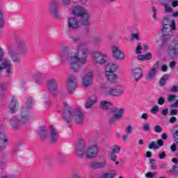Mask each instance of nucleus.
<instances>
[{"label":"nucleus","instance_id":"nucleus-1","mask_svg":"<svg viewBox=\"0 0 178 178\" xmlns=\"http://www.w3.org/2000/svg\"><path fill=\"white\" fill-rule=\"evenodd\" d=\"M76 51V52L72 51L68 46H64L60 51L59 56L61 60H67L70 69L77 73L80 72L81 66L87 65L89 51L84 42L78 44Z\"/></svg>","mask_w":178,"mask_h":178},{"label":"nucleus","instance_id":"nucleus-2","mask_svg":"<svg viewBox=\"0 0 178 178\" xmlns=\"http://www.w3.org/2000/svg\"><path fill=\"white\" fill-rule=\"evenodd\" d=\"M8 56L3 58L5 51L3 49H0V73L6 72L7 76H13L15 73V67L13 63L20 65L22 63V58L19 53L16 52V47L12 45L8 46Z\"/></svg>","mask_w":178,"mask_h":178},{"label":"nucleus","instance_id":"nucleus-3","mask_svg":"<svg viewBox=\"0 0 178 178\" xmlns=\"http://www.w3.org/2000/svg\"><path fill=\"white\" fill-rule=\"evenodd\" d=\"M5 127L2 126V122L0 121V159L2 161L3 157L6 156V154L3 152L8 147V143L9 140L8 139V135L5 134Z\"/></svg>","mask_w":178,"mask_h":178},{"label":"nucleus","instance_id":"nucleus-4","mask_svg":"<svg viewBox=\"0 0 178 178\" xmlns=\"http://www.w3.org/2000/svg\"><path fill=\"white\" fill-rule=\"evenodd\" d=\"M92 56L96 66H104L108 62V55L102 54V51H95L92 53Z\"/></svg>","mask_w":178,"mask_h":178},{"label":"nucleus","instance_id":"nucleus-5","mask_svg":"<svg viewBox=\"0 0 178 178\" xmlns=\"http://www.w3.org/2000/svg\"><path fill=\"white\" fill-rule=\"evenodd\" d=\"M17 118L20 123H22V124H26V123L30 122V119L31 118V111L23 106L21 108Z\"/></svg>","mask_w":178,"mask_h":178},{"label":"nucleus","instance_id":"nucleus-6","mask_svg":"<svg viewBox=\"0 0 178 178\" xmlns=\"http://www.w3.org/2000/svg\"><path fill=\"white\" fill-rule=\"evenodd\" d=\"M86 140L83 138H79L75 146V154L79 158H83L86 152Z\"/></svg>","mask_w":178,"mask_h":178},{"label":"nucleus","instance_id":"nucleus-7","mask_svg":"<svg viewBox=\"0 0 178 178\" xmlns=\"http://www.w3.org/2000/svg\"><path fill=\"white\" fill-rule=\"evenodd\" d=\"M113 112H115L113 116L109 118L108 124H113L116 120H119L123 118V113H124V108L114 107L112 108Z\"/></svg>","mask_w":178,"mask_h":178},{"label":"nucleus","instance_id":"nucleus-8","mask_svg":"<svg viewBox=\"0 0 178 178\" xmlns=\"http://www.w3.org/2000/svg\"><path fill=\"white\" fill-rule=\"evenodd\" d=\"M66 87L70 94H73L77 88V79L76 76L70 75L68 76L66 82Z\"/></svg>","mask_w":178,"mask_h":178},{"label":"nucleus","instance_id":"nucleus-9","mask_svg":"<svg viewBox=\"0 0 178 178\" xmlns=\"http://www.w3.org/2000/svg\"><path fill=\"white\" fill-rule=\"evenodd\" d=\"M47 87L53 97L58 95V81L55 79H49L47 83Z\"/></svg>","mask_w":178,"mask_h":178},{"label":"nucleus","instance_id":"nucleus-10","mask_svg":"<svg viewBox=\"0 0 178 178\" xmlns=\"http://www.w3.org/2000/svg\"><path fill=\"white\" fill-rule=\"evenodd\" d=\"M178 55V40H173L168 47V56L173 60L177 59Z\"/></svg>","mask_w":178,"mask_h":178},{"label":"nucleus","instance_id":"nucleus-11","mask_svg":"<svg viewBox=\"0 0 178 178\" xmlns=\"http://www.w3.org/2000/svg\"><path fill=\"white\" fill-rule=\"evenodd\" d=\"M98 152H99V147L98 145H95L89 147L85 152L86 159H92L96 158L97 155H98Z\"/></svg>","mask_w":178,"mask_h":178},{"label":"nucleus","instance_id":"nucleus-12","mask_svg":"<svg viewBox=\"0 0 178 178\" xmlns=\"http://www.w3.org/2000/svg\"><path fill=\"white\" fill-rule=\"evenodd\" d=\"M111 49L113 58L114 59H117V60H124L125 58L124 52H123L120 48L117 46H113Z\"/></svg>","mask_w":178,"mask_h":178},{"label":"nucleus","instance_id":"nucleus-13","mask_svg":"<svg viewBox=\"0 0 178 178\" xmlns=\"http://www.w3.org/2000/svg\"><path fill=\"white\" fill-rule=\"evenodd\" d=\"M92 79H94V72L92 71L87 72L82 78L83 87L88 88L90 86H92Z\"/></svg>","mask_w":178,"mask_h":178},{"label":"nucleus","instance_id":"nucleus-14","mask_svg":"<svg viewBox=\"0 0 178 178\" xmlns=\"http://www.w3.org/2000/svg\"><path fill=\"white\" fill-rule=\"evenodd\" d=\"M73 112H74V110L72 108H65L64 111L63 113V119L67 124L72 123L74 118Z\"/></svg>","mask_w":178,"mask_h":178},{"label":"nucleus","instance_id":"nucleus-15","mask_svg":"<svg viewBox=\"0 0 178 178\" xmlns=\"http://www.w3.org/2000/svg\"><path fill=\"white\" fill-rule=\"evenodd\" d=\"M163 29L161 30L162 33H166V31L169 27L171 28V30L176 31V22L172 20L170 22V19L169 18H163Z\"/></svg>","mask_w":178,"mask_h":178},{"label":"nucleus","instance_id":"nucleus-16","mask_svg":"<svg viewBox=\"0 0 178 178\" xmlns=\"http://www.w3.org/2000/svg\"><path fill=\"white\" fill-rule=\"evenodd\" d=\"M73 115L75 123L76 124H83L84 122V114H83L81 110L76 108L73 112Z\"/></svg>","mask_w":178,"mask_h":178},{"label":"nucleus","instance_id":"nucleus-17","mask_svg":"<svg viewBox=\"0 0 178 178\" xmlns=\"http://www.w3.org/2000/svg\"><path fill=\"white\" fill-rule=\"evenodd\" d=\"M159 68V61H156L151 68V70L148 72L146 76V80L147 81H151V80L154 79V77L156 76V71Z\"/></svg>","mask_w":178,"mask_h":178},{"label":"nucleus","instance_id":"nucleus-18","mask_svg":"<svg viewBox=\"0 0 178 178\" xmlns=\"http://www.w3.org/2000/svg\"><path fill=\"white\" fill-rule=\"evenodd\" d=\"M15 41H16V44L17 45L19 54H21L22 55H24V54H27L28 49H27V44H26V42H24V40L19 38H17L15 39Z\"/></svg>","mask_w":178,"mask_h":178},{"label":"nucleus","instance_id":"nucleus-19","mask_svg":"<svg viewBox=\"0 0 178 178\" xmlns=\"http://www.w3.org/2000/svg\"><path fill=\"white\" fill-rule=\"evenodd\" d=\"M132 77L134 79L136 83L138 82V80L144 76V71L143 69L137 67H132Z\"/></svg>","mask_w":178,"mask_h":178},{"label":"nucleus","instance_id":"nucleus-20","mask_svg":"<svg viewBox=\"0 0 178 178\" xmlns=\"http://www.w3.org/2000/svg\"><path fill=\"white\" fill-rule=\"evenodd\" d=\"M9 102L10 111L13 113L17 112L20 108V103L19 102V100H17L16 97H12L10 98Z\"/></svg>","mask_w":178,"mask_h":178},{"label":"nucleus","instance_id":"nucleus-21","mask_svg":"<svg viewBox=\"0 0 178 178\" xmlns=\"http://www.w3.org/2000/svg\"><path fill=\"white\" fill-rule=\"evenodd\" d=\"M67 26L71 30H77L80 27V22L77 18L72 17L67 19Z\"/></svg>","mask_w":178,"mask_h":178},{"label":"nucleus","instance_id":"nucleus-22","mask_svg":"<svg viewBox=\"0 0 178 178\" xmlns=\"http://www.w3.org/2000/svg\"><path fill=\"white\" fill-rule=\"evenodd\" d=\"M49 11L54 19H59V14H58V3L55 0H52L49 6Z\"/></svg>","mask_w":178,"mask_h":178},{"label":"nucleus","instance_id":"nucleus-23","mask_svg":"<svg viewBox=\"0 0 178 178\" xmlns=\"http://www.w3.org/2000/svg\"><path fill=\"white\" fill-rule=\"evenodd\" d=\"M49 138L51 143H56L58 140H59V132H58V129L54 127H50L49 129Z\"/></svg>","mask_w":178,"mask_h":178},{"label":"nucleus","instance_id":"nucleus-24","mask_svg":"<svg viewBox=\"0 0 178 178\" xmlns=\"http://www.w3.org/2000/svg\"><path fill=\"white\" fill-rule=\"evenodd\" d=\"M106 79L109 84H118L119 83V76L115 72H106Z\"/></svg>","mask_w":178,"mask_h":178},{"label":"nucleus","instance_id":"nucleus-25","mask_svg":"<svg viewBox=\"0 0 178 178\" xmlns=\"http://www.w3.org/2000/svg\"><path fill=\"white\" fill-rule=\"evenodd\" d=\"M90 166L91 169H94L95 170H98L99 169H105V168H106V161H92V163H90Z\"/></svg>","mask_w":178,"mask_h":178},{"label":"nucleus","instance_id":"nucleus-26","mask_svg":"<svg viewBox=\"0 0 178 178\" xmlns=\"http://www.w3.org/2000/svg\"><path fill=\"white\" fill-rule=\"evenodd\" d=\"M87 12V10L81 6H76L72 8V13L74 16H80L81 17L83 15L86 14Z\"/></svg>","mask_w":178,"mask_h":178},{"label":"nucleus","instance_id":"nucleus-27","mask_svg":"<svg viewBox=\"0 0 178 178\" xmlns=\"http://www.w3.org/2000/svg\"><path fill=\"white\" fill-rule=\"evenodd\" d=\"M119 69V65L116 63H109L106 65V73H115Z\"/></svg>","mask_w":178,"mask_h":178},{"label":"nucleus","instance_id":"nucleus-28","mask_svg":"<svg viewBox=\"0 0 178 178\" xmlns=\"http://www.w3.org/2000/svg\"><path fill=\"white\" fill-rule=\"evenodd\" d=\"M97 99L95 96L88 97L85 104L86 109H91L97 104Z\"/></svg>","mask_w":178,"mask_h":178},{"label":"nucleus","instance_id":"nucleus-29","mask_svg":"<svg viewBox=\"0 0 178 178\" xmlns=\"http://www.w3.org/2000/svg\"><path fill=\"white\" fill-rule=\"evenodd\" d=\"M19 123L18 117H13L10 120V127L13 130H19Z\"/></svg>","mask_w":178,"mask_h":178},{"label":"nucleus","instance_id":"nucleus-30","mask_svg":"<svg viewBox=\"0 0 178 178\" xmlns=\"http://www.w3.org/2000/svg\"><path fill=\"white\" fill-rule=\"evenodd\" d=\"M81 24L85 27L90 24V14H88V11L81 16Z\"/></svg>","mask_w":178,"mask_h":178},{"label":"nucleus","instance_id":"nucleus-31","mask_svg":"<svg viewBox=\"0 0 178 178\" xmlns=\"http://www.w3.org/2000/svg\"><path fill=\"white\" fill-rule=\"evenodd\" d=\"M159 3L163 6L165 13H172L173 12V8L169 7L170 4L166 0H159Z\"/></svg>","mask_w":178,"mask_h":178},{"label":"nucleus","instance_id":"nucleus-32","mask_svg":"<svg viewBox=\"0 0 178 178\" xmlns=\"http://www.w3.org/2000/svg\"><path fill=\"white\" fill-rule=\"evenodd\" d=\"M38 133L41 138H47V137H48V129L44 126H42L38 129Z\"/></svg>","mask_w":178,"mask_h":178},{"label":"nucleus","instance_id":"nucleus-33","mask_svg":"<svg viewBox=\"0 0 178 178\" xmlns=\"http://www.w3.org/2000/svg\"><path fill=\"white\" fill-rule=\"evenodd\" d=\"M33 79L35 80V83L40 86V84H42V83H44V74H36L33 76Z\"/></svg>","mask_w":178,"mask_h":178},{"label":"nucleus","instance_id":"nucleus-34","mask_svg":"<svg viewBox=\"0 0 178 178\" xmlns=\"http://www.w3.org/2000/svg\"><path fill=\"white\" fill-rule=\"evenodd\" d=\"M104 94H106V95H108V97H118L114 86L106 88L104 90Z\"/></svg>","mask_w":178,"mask_h":178},{"label":"nucleus","instance_id":"nucleus-35","mask_svg":"<svg viewBox=\"0 0 178 178\" xmlns=\"http://www.w3.org/2000/svg\"><path fill=\"white\" fill-rule=\"evenodd\" d=\"M113 87L115 90V94H117V97H120V95H123V94H124V87H123V86L117 85Z\"/></svg>","mask_w":178,"mask_h":178},{"label":"nucleus","instance_id":"nucleus-36","mask_svg":"<svg viewBox=\"0 0 178 178\" xmlns=\"http://www.w3.org/2000/svg\"><path fill=\"white\" fill-rule=\"evenodd\" d=\"M100 108L103 111H108V109H112V104L109 102H102L100 103Z\"/></svg>","mask_w":178,"mask_h":178},{"label":"nucleus","instance_id":"nucleus-37","mask_svg":"<svg viewBox=\"0 0 178 178\" xmlns=\"http://www.w3.org/2000/svg\"><path fill=\"white\" fill-rule=\"evenodd\" d=\"M92 44L95 47H100L101 44H102V39L101 38V36L99 35H95L93 37Z\"/></svg>","mask_w":178,"mask_h":178},{"label":"nucleus","instance_id":"nucleus-38","mask_svg":"<svg viewBox=\"0 0 178 178\" xmlns=\"http://www.w3.org/2000/svg\"><path fill=\"white\" fill-rule=\"evenodd\" d=\"M152 59V54L148 53L146 55H138V60H151Z\"/></svg>","mask_w":178,"mask_h":178},{"label":"nucleus","instance_id":"nucleus-39","mask_svg":"<svg viewBox=\"0 0 178 178\" xmlns=\"http://www.w3.org/2000/svg\"><path fill=\"white\" fill-rule=\"evenodd\" d=\"M172 138L174 141L178 145V125L172 129Z\"/></svg>","mask_w":178,"mask_h":178},{"label":"nucleus","instance_id":"nucleus-40","mask_svg":"<svg viewBox=\"0 0 178 178\" xmlns=\"http://www.w3.org/2000/svg\"><path fill=\"white\" fill-rule=\"evenodd\" d=\"M169 77H170V75L169 74H165L164 76H163L159 81V84L161 86V87H163V86H165L166 84V81L169 80Z\"/></svg>","mask_w":178,"mask_h":178},{"label":"nucleus","instance_id":"nucleus-41","mask_svg":"<svg viewBox=\"0 0 178 178\" xmlns=\"http://www.w3.org/2000/svg\"><path fill=\"white\" fill-rule=\"evenodd\" d=\"M34 105V100H33V99L28 97L26 99V108H27V109H31V108H33V106Z\"/></svg>","mask_w":178,"mask_h":178},{"label":"nucleus","instance_id":"nucleus-42","mask_svg":"<svg viewBox=\"0 0 178 178\" xmlns=\"http://www.w3.org/2000/svg\"><path fill=\"white\" fill-rule=\"evenodd\" d=\"M149 149H159V146L156 144V142L152 141L148 145Z\"/></svg>","mask_w":178,"mask_h":178},{"label":"nucleus","instance_id":"nucleus-43","mask_svg":"<svg viewBox=\"0 0 178 178\" xmlns=\"http://www.w3.org/2000/svg\"><path fill=\"white\" fill-rule=\"evenodd\" d=\"M120 146L118 145H113L111 146V151L113 154H119V152H120Z\"/></svg>","mask_w":178,"mask_h":178},{"label":"nucleus","instance_id":"nucleus-44","mask_svg":"<svg viewBox=\"0 0 178 178\" xmlns=\"http://www.w3.org/2000/svg\"><path fill=\"white\" fill-rule=\"evenodd\" d=\"M169 173L172 175V176H177L178 173V166L177 165H173V167L169 170Z\"/></svg>","mask_w":178,"mask_h":178},{"label":"nucleus","instance_id":"nucleus-45","mask_svg":"<svg viewBox=\"0 0 178 178\" xmlns=\"http://www.w3.org/2000/svg\"><path fill=\"white\" fill-rule=\"evenodd\" d=\"M133 131H134V127L133 125L129 124L125 127V132L127 134H132Z\"/></svg>","mask_w":178,"mask_h":178},{"label":"nucleus","instance_id":"nucleus-46","mask_svg":"<svg viewBox=\"0 0 178 178\" xmlns=\"http://www.w3.org/2000/svg\"><path fill=\"white\" fill-rule=\"evenodd\" d=\"M176 98H177L176 95H170L167 98V102H168V104H172L173 101H176Z\"/></svg>","mask_w":178,"mask_h":178},{"label":"nucleus","instance_id":"nucleus-47","mask_svg":"<svg viewBox=\"0 0 178 178\" xmlns=\"http://www.w3.org/2000/svg\"><path fill=\"white\" fill-rule=\"evenodd\" d=\"M5 20L3 19V11L0 9V29H3Z\"/></svg>","mask_w":178,"mask_h":178},{"label":"nucleus","instance_id":"nucleus-48","mask_svg":"<svg viewBox=\"0 0 178 178\" xmlns=\"http://www.w3.org/2000/svg\"><path fill=\"white\" fill-rule=\"evenodd\" d=\"M167 3L172 5V8H177L178 1L177 0H165Z\"/></svg>","mask_w":178,"mask_h":178},{"label":"nucleus","instance_id":"nucleus-49","mask_svg":"<svg viewBox=\"0 0 178 178\" xmlns=\"http://www.w3.org/2000/svg\"><path fill=\"white\" fill-rule=\"evenodd\" d=\"M115 172H106L103 175L102 178H115Z\"/></svg>","mask_w":178,"mask_h":178},{"label":"nucleus","instance_id":"nucleus-50","mask_svg":"<svg viewBox=\"0 0 178 178\" xmlns=\"http://www.w3.org/2000/svg\"><path fill=\"white\" fill-rule=\"evenodd\" d=\"M143 131H150L151 130V125L149 123L146 122L143 124Z\"/></svg>","mask_w":178,"mask_h":178},{"label":"nucleus","instance_id":"nucleus-51","mask_svg":"<svg viewBox=\"0 0 178 178\" xmlns=\"http://www.w3.org/2000/svg\"><path fill=\"white\" fill-rule=\"evenodd\" d=\"M163 41H168V40H170L172 38V35L167 33L166 32H163Z\"/></svg>","mask_w":178,"mask_h":178},{"label":"nucleus","instance_id":"nucleus-52","mask_svg":"<svg viewBox=\"0 0 178 178\" xmlns=\"http://www.w3.org/2000/svg\"><path fill=\"white\" fill-rule=\"evenodd\" d=\"M155 162H156V160H155V159H149V163H150V167L151 169H152L153 170L156 169V165H155Z\"/></svg>","mask_w":178,"mask_h":178},{"label":"nucleus","instance_id":"nucleus-53","mask_svg":"<svg viewBox=\"0 0 178 178\" xmlns=\"http://www.w3.org/2000/svg\"><path fill=\"white\" fill-rule=\"evenodd\" d=\"M142 50L143 47L141 46V43H138V46L136 49V54H137V55H141V54H143V52H141Z\"/></svg>","mask_w":178,"mask_h":178},{"label":"nucleus","instance_id":"nucleus-54","mask_svg":"<svg viewBox=\"0 0 178 178\" xmlns=\"http://www.w3.org/2000/svg\"><path fill=\"white\" fill-rule=\"evenodd\" d=\"M151 113H152V115H156V113H158V112H159V106H154L152 107V108L150 111Z\"/></svg>","mask_w":178,"mask_h":178},{"label":"nucleus","instance_id":"nucleus-55","mask_svg":"<svg viewBox=\"0 0 178 178\" xmlns=\"http://www.w3.org/2000/svg\"><path fill=\"white\" fill-rule=\"evenodd\" d=\"M155 176H156V172H149L145 174V177L147 178H154Z\"/></svg>","mask_w":178,"mask_h":178},{"label":"nucleus","instance_id":"nucleus-56","mask_svg":"<svg viewBox=\"0 0 178 178\" xmlns=\"http://www.w3.org/2000/svg\"><path fill=\"white\" fill-rule=\"evenodd\" d=\"M163 129L161 125H156L154 126V132L155 133H162Z\"/></svg>","mask_w":178,"mask_h":178},{"label":"nucleus","instance_id":"nucleus-57","mask_svg":"<svg viewBox=\"0 0 178 178\" xmlns=\"http://www.w3.org/2000/svg\"><path fill=\"white\" fill-rule=\"evenodd\" d=\"M42 99L44 101V107L47 108V106H48V103L45 101H47V99H48V95L44 94L42 95Z\"/></svg>","mask_w":178,"mask_h":178},{"label":"nucleus","instance_id":"nucleus-58","mask_svg":"<svg viewBox=\"0 0 178 178\" xmlns=\"http://www.w3.org/2000/svg\"><path fill=\"white\" fill-rule=\"evenodd\" d=\"M152 13H153L152 17L154 20H156V16L158 15V13L156 12V8H155L154 6L152 7Z\"/></svg>","mask_w":178,"mask_h":178},{"label":"nucleus","instance_id":"nucleus-59","mask_svg":"<svg viewBox=\"0 0 178 178\" xmlns=\"http://www.w3.org/2000/svg\"><path fill=\"white\" fill-rule=\"evenodd\" d=\"M157 103L159 105H163L165 104V97H161L157 99Z\"/></svg>","mask_w":178,"mask_h":178},{"label":"nucleus","instance_id":"nucleus-60","mask_svg":"<svg viewBox=\"0 0 178 178\" xmlns=\"http://www.w3.org/2000/svg\"><path fill=\"white\" fill-rule=\"evenodd\" d=\"M177 113H178L177 109L172 108L170 110V116H177Z\"/></svg>","mask_w":178,"mask_h":178},{"label":"nucleus","instance_id":"nucleus-61","mask_svg":"<svg viewBox=\"0 0 178 178\" xmlns=\"http://www.w3.org/2000/svg\"><path fill=\"white\" fill-rule=\"evenodd\" d=\"M176 122H177V118L175 116L171 117L169 120V123L171 124L176 123Z\"/></svg>","mask_w":178,"mask_h":178},{"label":"nucleus","instance_id":"nucleus-62","mask_svg":"<svg viewBox=\"0 0 178 178\" xmlns=\"http://www.w3.org/2000/svg\"><path fill=\"white\" fill-rule=\"evenodd\" d=\"M159 159H165L166 158V152H162L161 153L159 154Z\"/></svg>","mask_w":178,"mask_h":178},{"label":"nucleus","instance_id":"nucleus-63","mask_svg":"<svg viewBox=\"0 0 178 178\" xmlns=\"http://www.w3.org/2000/svg\"><path fill=\"white\" fill-rule=\"evenodd\" d=\"M176 63H177L176 61H171V62L169 63L170 68L172 70H173V69H175V67H176Z\"/></svg>","mask_w":178,"mask_h":178},{"label":"nucleus","instance_id":"nucleus-64","mask_svg":"<svg viewBox=\"0 0 178 178\" xmlns=\"http://www.w3.org/2000/svg\"><path fill=\"white\" fill-rule=\"evenodd\" d=\"M170 108H178V99H177L175 103L170 104Z\"/></svg>","mask_w":178,"mask_h":178}]
</instances>
